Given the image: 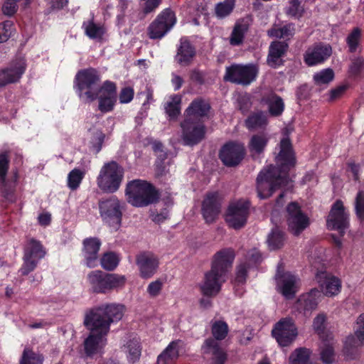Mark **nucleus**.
Returning a JSON list of instances; mask_svg holds the SVG:
<instances>
[{
    "label": "nucleus",
    "instance_id": "423d86ee",
    "mask_svg": "<svg viewBox=\"0 0 364 364\" xmlns=\"http://www.w3.org/2000/svg\"><path fill=\"white\" fill-rule=\"evenodd\" d=\"M100 76L94 68H87L77 72L75 76V86L80 98L87 102L96 100L99 95Z\"/></svg>",
    "mask_w": 364,
    "mask_h": 364
},
{
    "label": "nucleus",
    "instance_id": "6e6d98bb",
    "mask_svg": "<svg viewBox=\"0 0 364 364\" xmlns=\"http://www.w3.org/2000/svg\"><path fill=\"white\" fill-rule=\"evenodd\" d=\"M355 213L360 220H364V193H358L355 198Z\"/></svg>",
    "mask_w": 364,
    "mask_h": 364
},
{
    "label": "nucleus",
    "instance_id": "a18cd8bd",
    "mask_svg": "<svg viewBox=\"0 0 364 364\" xmlns=\"http://www.w3.org/2000/svg\"><path fill=\"white\" fill-rule=\"evenodd\" d=\"M361 38V29L356 27L347 36L346 42L350 53L358 50Z\"/></svg>",
    "mask_w": 364,
    "mask_h": 364
},
{
    "label": "nucleus",
    "instance_id": "052dcab7",
    "mask_svg": "<svg viewBox=\"0 0 364 364\" xmlns=\"http://www.w3.org/2000/svg\"><path fill=\"white\" fill-rule=\"evenodd\" d=\"M163 283L161 281L157 279L151 282L147 287V292L151 297H156L161 293L162 289Z\"/></svg>",
    "mask_w": 364,
    "mask_h": 364
},
{
    "label": "nucleus",
    "instance_id": "603ef678",
    "mask_svg": "<svg viewBox=\"0 0 364 364\" xmlns=\"http://www.w3.org/2000/svg\"><path fill=\"white\" fill-rule=\"evenodd\" d=\"M14 31V23L11 21H6L0 23V43L9 40Z\"/></svg>",
    "mask_w": 364,
    "mask_h": 364
},
{
    "label": "nucleus",
    "instance_id": "bb28decb",
    "mask_svg": "<svg viewBox=\"0 0 364 364\" xmlns=\"http://www.w3.org/2000/svg\"><path fill=\"white\" fill-rule=\"evenodd\" d=\"M316 279L321 289V291L324 295L331 296L340 292L341 282L336 277L326 272H319L316 274Z\"/></svg>",
    "mask_w": 364,
    "mask_h": 364
},
{
    "label": "nucleus",
    "instance_id": "3c124183",
    "mask_svg": "<svg viewBox=\"0 0 364 364\" xmlns=\"http://www.w3.org/2000/svg\"><path fill=\"white\" fill-rule=\"evenodd\" d=\"M321 359L325 364H331L334 361V348L332 344H324L321 348Z\"/></svg>",
    "mask_w": 364,
    "mask_h": 364
},
{
    "label": "nucleus",
    "instance_id": "ddd939ff",
    "mask_svg": "<svg viewBox=\"0 0 364 364\" xmlns=\"http://www.w3.org/2000/svg\"><path fill=\"white\" fill-rule=\"evenodd\" d=\"M176 18L171 9L161 11L148 28V35L151 39L163 38L175 25Z\"/></svg>",
    "mask_w": 364,
    "mask_h": 364
},
{
    "label": "nucleus",
    "instance_id": "412c9836",
    "mask_svg": "<svg viewBox=\"0 0 364 364\" xmlns=\"http://www.w3.org/2000/svg\"><path fill=\"white\" fill-rule=\"evenodd\" d=\"M91 330L90 336L84 342L85 351L87 355L91 356L100 353L107 343L106 336L108 333H104L100 327L91 324H85Z\"/></svg>",
    "mask_w": 364,
    "mask_h": 364
},
{
    "label": "nucleus",
    "instance_id": "c756f323",
    "mask_svg": "<svg viewBox=\"0 0 364 364\" xmlns=\"http://www.w3.org/2000/svg\"><path fill=\"white\" fill-rule=\"evenodd\" d=\"M83 245L87 266L90 268L95 267L97 265V253L101 245L100 240L96 237L85 239Z\"/></svg>",
    "mask_w": 364,
    "mask_h": 364
},
{
    "label": "nucleus",
    "instance_id": "473e14b6",
    "mask_svg": "<svg viewBox=\"0 0 364 364\" xmlns=\"http://www.w3.org/2000/svg\"><path fill=\"white\" fill-rule=\"evenodd\" d=\"M245 124L249 130H263L268 124L267 114L263 111L254 112L247 117Z\"/></svg>",
    "mask_w": 364,
    "mask_h": 364
},
{
    "label": "nucleus",
    "instance_id": "2eb2a0df",
    "mask_svg": "<svg viewBox=\"0 0 364 364\" xmlns=\"http://www.w3.org/2000/svg\"><path fill=\"white\" fill-rule=\"evenodd\" d=\"M249 215V203L240 200L232 202L225 214V221L228 225L234 229H240L245 226Z\"/></svg>",
    "mask_w": 364,
    "mask_h": 364
},
{
    "label": "nucleus",
    "instance_id": "864d4df0",
    "mask_svg": "<svg viewBox=\"0 0 364 364\" xmlns=\"http://www.w3.org/2000/svg\"><path fill=\"white\" fill-rule=\"evenodd\" d=\"M286 12L291 17L300 18L304 13V8L300 5L299 0H291Z\"/></svg>",
    "mask_w": 364,
    "mask_h": 364
},
{
    "label": "nucleus",
    "instance_id": "1a4fd4ad",
    "mask_svg": "<svg viewBox=\"0 0 364 364\" xmlns=\"http://www.w3.org/2000/svg\"><path fill=\"white\" fill-rule=\"evenodd\" d=\"M276 171L274 166H270L267 171H262L257 178V192L260 198H267L272 196L274 189L283 184L287 183V176H274L273 173Z\"/></svg>",
    "mask_w": 364,
    "mask_h": 364
},
{
    "label": "nucleus",
    "instance_id": "4d7b16f0",
    "mask_svg": "<svg viewBox=\"0 0 364 364\" xmlns=\"http://www.w3.org/2000/svg\"><path fill=\"white\" fill-rule=\"evenodd\" d=\"M134 95V90L131 87H123L119 95V100L122 104H127L130 102Z\"/></svg>",
    "mask_w": 364,
    "mask_h": 364
},
{
    "label": "nucleus",
    "instance_id": "393cba45",
    "mask_svg": "<svg viewBox=\"0 0 364 364\" xmlns=\"http://www.w3.org/2000/svg\"><path fill=\"white\" fill-rule=\"evenodd\" d=\"M99 109L103 112H111L117 101V87L114 82L107 80L99 91Z\"/></svg>",
    "mask_w": 364,
    "mask_h": 364
},
{
    "label": "nucleus",
    "instance_id": "4468645a",
    "mask_svg": "<svg viewBox=\"0 0 364 364\" xmlns=\"http://www.w3.org/2000/svg\"><path fill=\"white\" fill-rule=\"evenodd\" d=\"M272 334L278 343L284 347L290 346L295 341L298 331L291 318H284L276 323Z\"/></svg>",
    "mask_w": 364,
    "mask_h": 364
},
{
    "label": "nucleus",
    "instance_id": "09e8293b",
    "mask_svg": "<svg viewBox=\"0 0 364 364\" xmlns=\"http://www.w3.org/2000/svg\"><path fill=\"white\" fill-rule=\"evenodd\" d=\"M235 0H225L216 4L215 12L217 17L223 18L228 16L235 6Z\"/></svg>",
    "mask_w": 364,
    "mask_h": 364
},
{
    "label": "nucleus",
    "instance_id": "13d9d810",
    "mask_svg": "<svg viewBox=\"0 0 364 364\" xmlns=\"http://www.w3.org/2000/svg\"><path fill=\"white\" fill-rule=\"evenodd\" d=\"M162 0H140V6L144 14L154 11L161 3Z\"/></svg>",
    "mask_w": 364,
    "mask_h": 364
},
{
    "label": "nucleus",
    "instance_id": "338daca9",
    "mask_svg": "<svg viewBox=\"0 0 364 364\" xmlns=\"http://www.w3.org/2000/svg\"><path fill=\"white\" fill-rule=\"evenodd\" d=\"M151 220L155 223H160L168 218V210L167 208L161 210L159 213L153 212L151 215Z\"/></svg>",
    "mask_w": 364,
    "mask_h": 364
},
{
    "label": "nucleus",
    "instance_id": "f704fd0d",
    "mask_svg": "<svg viewBox=\"0 0 364 364\" xmlns=\"http://www.w3.org/2000/svg\"><path fill=\"white\" fill-rule=\"evenodd\" d=\"M180 341H172L158 356L157 364H173L178 357Z\"/></svg>",
    "mask_w": 364,
    "mask_h": 364
},
{
    "label": "nucleus",
    "instance_id": "39448f33",
    "mask_svg": "<svg viewBox=\"0 0 364 364\" xmlns=\"http://www.w3.org/2000/svg\"><path fill=\"white\" fill-rule=\"evenodd\" d=\"M87 280L93 292L106 294L122 288L127 279L124 275L105 273L101 270H94L87 274Z\"/></svg>",
    "mask_w": 364,
    "mask_h": 364
},
{
    "label": "nucleus",
    "instance_id": "37998d69",
    "mask_svg": "<svg viewBox=\"0 0 364 364\" xmlns=\"http://www.w3.org/2000/svg\"><path fill=\"white\" fill-rule=\"evenodd\" d=\"M181 97L179 95H173L170 97V100L165 105L166 113L171 118H175L180 114Z\"/></svg>",
    "mask_w": 364,
    "mask_h": 364
},
{
    "label": "nucleus",
    "instance_id": "7ed1b4c3",
    "mask_svg": "<svg viewBox=\"0 0 364 364\" xmlns=\"http://www.w3.org/2000/svg\"><path fill=\"white\" fill-rule=\"evenodd\" d=\"M123 305L111 304L92 310L85 316L84 323L100 327L104 333L109 331L110 323L119 321L124 314Z\"/></svg>",
    "mask_w": 364,
    "mask_h": 364
},
{
    "label": "nucleus",
    "instance_id": "58836bf2",
    "mask_svg": "<svg viewBox=\"0 0 364 364\" xmlns=\"http://www.w3.org/2000/svg\"><path fill=\"white\" fill-rule=\"evenodd\" d=\"M266 103L267 105L269 113L272 116H279L282 114L284 109V103L283 100L276 95L269 96L267 98Z\"/></svg>",
    "mask_w": 364,
    "mask_h": 364
},
{
    "label": "nucleus",
    "instance_id": "0e129e2a",
    "mask_svg": "<svg viewBox=\"0 0 364 364\" xmlns=\"http://www.w3.org/2000/svg\"><path fill=\"white\" fill-rule=\"evenodd\" d=\"M247 259L249 265L255 264L262 261V255L257 250L253 249L247 252Z\"/></svg>",
    "mask_w": 364,
    "mask_h": 364
},
{
    "label": "nucleus",
    "instance_id": "e433bc0d",
    "mask_svg": "<svg viewBox=\"0 0 364 364\" xmlns=\"http://www.w3.org/2000/svg\"><path fill=\"white\" fill-rule=\"evenodd\" d=\"M110 0H101L100 3L102 6L107 11L108 9L112 8L109 6V2ZM118 4L117 6V9L118 14L117 15L116 23L119 27L122 26L125 23V17H126V11L128 9L129 4L131 3L130 0H117Z\"/></svg>",
    "mask_w": 364,
    "mask_h": 364
},
{
    "label": "nucleus",
    "instance_id": "2f4dec72",
    "mask_svg": "<svg viewBox=\"0 0 364 364\" xmlns=\"http://www.w3.org/2000/svg\"><path fill=\"white\" fill-rule=\"evenodd\" d=\"M288 48L285 42L274 41L269 46L267 63L272 68H277L283 63L282 57Z\"/></svg>",
    "mask_w": 364,
    "mask_h": 364
},
{
    "label": "nucleus",
    "instance_id": "6e6552de",
    "mask_svg": "<svg viewBox=\"0 0 364 364\" xmlns=\"http://www.w3.org/2000/svg\"><path fill=\"white\" fill-rule=\"evenodd\" d=\"M212 334L215 339L208 338L205 341L203 350L205 353L212 354L215 364H224L226 354L220 348L218 341L223 340L228 335V326L222 321H215L212 323Z\"/></svg>",
    "mask_w": 364,
    "mask_h": 364
},
{
    "label": "nucleus",
    "instance_id": "b1692460",
    "mask_svg": "<svg viewBox=\"0 0 364 364\" xmlns=\"http://www.w3.org/2000/svg\"><path fill=\"white\" fill-rule=\"evenodd\" d=\"M136 264L140 277L143 279H149L156 272L159 262L158 257L154 253L141 252L136 256Z\"/></svg>",
    "mask_w": 364,
    "mask_h": 364
},
{
    "label": "nucleus",
    "instance_id": "8fccbe9b",
    "mask_svg": "<svg viewBox=\"0 0 364 364\" xmlns=\"http://www.w3.org/2000/svg\"><path fill=\"white\" fill-rule=\"evenodd\" d=\"M84 172L75 168L70 172L68 176V186L71 190L77 189L84 178Z\"/></svg>",
    "mask_w": 364,
    "mask_h": 364
},
{
    "label": "nucleus",
    "instance_id": "ea45409f",
    "mask_svg": "<svg viewBox=\"0 0 364 364\" xmlns=\"http://www.w3.org/2000/svg\"><path fill=\"white\" fill-rule=\"evenodd\" d=\"M294 25L293 23H288L280 28L274 26L268 31V35L272 38L289 39L294 36Z\"/></svg>",
    "mask_w": 364,
    "mask_h": 364
},
{
    "label": "nucleus",
    "instance_id": "de8ad7c7",
    "mask_svg": "<svg viewBox=\"0 0 364 364\" xmlns=\"http://www.w3.org/2000/svg\"><path fill=\"white\" fill-rule=\"evenodd\" d=\"M43 358L41 355L36 354L29 348H25L23 351L19 364H43Z\"/></svg>",
    "mask_w": 364,
    "mask_h": 364
},
{
    "label": "nucleus",
    "instance_id": "5fc2aeb1",
    "mask_svg": "<svg viewBox=\"0 0 364 364\" xmlns=\"http://www.w3.org/2000/svg\"><path fill=\"white\" fill-rule=\"evenodd\" d=\"M267 144L265 138H252L250 144V151L252 154H260Z\"/></svg>",
    "mask_w": 364,
    "mask_h": 364
},
{
    "label": "nucleus",
    "instance_id": "774afa93",
    "mask_svg": "<svg viewBox=\"0 0 364 364\" xmlns=\"http://www.w3.org/2000/svg\"><path fill=\"white\" fill-rule=\"evenodd\" d=\"M345 86H338L334 89H332L328 93V100L334 101L340 98L346 90Z\"/></svg>",
    "mask_w": 364,
    "mask_h": 364
},
{
    "label": "nucleus",
    "instance_id": "49530a36",
    "mask_svg": "<svg viewBox=\"0 0 364 364\" xmlns=\"http://www.w3.org/2000/svg\"><path fill=\"white\" fill-rule=\"evenodd\" d=\"M267 242L271 250L281 248L284 242V232L277 228L272 230V232L269 235Z\"/></svg>",
    "mask_w": 364,
    "mask_h": 364
},
{
    "label": "nucleus",
    "instance_id": "4c0bfd02",
    "mask_svg": "<svg viewBox=\"0 0 364 364\" xmlns=\"http://www.w3.org/2000/svg\"><path fill=\"white\" fill-rule=\"evenodd\" d=\"M248 25L243 21H237L233 28L230 38V43L232 46L240 45L244 39L245 34L247 31Z\"/></svg>",
    "mask_w": 364,
    "mask_h": 364
},
{
    "label": "nucleus",
    "instance_id": "4be33fe9",
    "mask_svg": "<svg viewBox=\"0 0 364 364\" xmlns=\"http://www.w3.org/2000/svg\"><path fill=\"white\" fill-rule=\"evenodd\" d=\"M223 198L218 192L208 193L202 204V214L208 223H213L221 211Z\"/></svg>",
    "mask_w": 364,
    "mask_h": 364
},
{
    "label": "nucleus",
    "instance_id": "a211bd4d",
    "mask_svg": "<svg viewBox=\"0 0 364 364\" xmlns=\"http://www.w3.org/2000/svg\"><path fill=\"white\" fill-rule=\"evenodd\" d=\"M9 166V158L6 151L0 154V193L6 200H14V189L17 180L15 173L12 181L6 179V174Z\"/></svg>",
    "mask_w": 364,
    "mask_h": 364
},
{
    "label": "nucleus",
    "instance_id": "c85d7f7f",
    "mask_svg": "<svg viewBox=\"0 0 364 364\" xmlns=\"http://www.w3.org/2000/svg\"><path fill=\"white\" fill-rule=\"evenodd\" d=\"M321 296V292L314 289L310 292L299 296L295 304V308L299 311L306 314L316 308Z\"/></svg>",
    "mask_w": 364,
    "mask_h": 364
},
{
    "label": "nucleus",
    "instance_id": "680f3d73",
    "mask_svg": "<svg viewBox=\"0 0 364 364\" xmlns=\"http://www.w3.org/2000/svg\"><path fill=\"white\" fill-rule=\"evenodd\" d=\"M357 325L355 336L361 343L364 344V313L358 317Z\"/></svg>",
    "mask_w": 364,
    "mask_h": 364
},
{
    "label": "nucleus",
    "instance_id": "f257e3e1",
    "mask_svg": "<svg viewBox=\"0 0 364 364\" xmlns=\"http://www.w3.org/2000/svg\"><path fill=\"white\" fill-rule=\"evenodd\" d=\"M235 253L232 249H224L218 252L212 262L211 269L206 272L204 282L200 285L202 293L208 296L216 295L221 285L226 281L227 274L232 267Z\"/></svg>",
    "mask_w": 364,
    "mask_h": 364
},
{
    "label": "nucleus",
    "instance_id": "5701e85b",
    "mask_svg": "<svg viewBox=\"0 0 364 364\" xmlns=\"http://www.w3.org/2000/svg\"><path fill=\"white\" fill-rule=\"evenodd\" d=\"M245 148L240 144L229 142L220 149L219 157L223 163L229 167L237 166L244 159Z\"/></svg>",
    "mask_w": 364,
    "mask_h": 364
},
{
    "label": "nucleus",
    "instance_id": "9d476101",
    "mask_svg": "<svg viewBox=\"0 0 364 364\" xmlns=\"http://www.w3.org/2000/svg\"><path fill=\"white\" fill-rule=\"evenodd\" d=\"M99 208L102 220L117 230L120 226L122 216V206L117 198L111 196L100 200Z\"/></svg>",
    "mask_w": 364,
    "mask_h": 364
},
{
    "label": "nucleus",
    "instance_id": "bf43d9fd",
    "mask_svg": "<svg viewBox=\"0 0 364 364\" xmlns=\"http://www.w3.org/2000/svg\"><path fill=\"white\" fill-rule=\"evenodd\" d=\"M20 0H6L2 6V11L6 16H12L17 11V2Z\"/></svg>",
    "mask_w": 364,
    "mask_h": 364
},
{
    "label": "nucleus",
    "instance_id": "f03ea898",
    "mask_svg": "<svg viewBox=\"0 0 364 364\" xmlns=\"http://www.w3.org/2000/svg\"><path fill=\"white\" fill-rule=\"evenodd\" d=\"M210 109L209 102L202 98H197L192 101L185 112L186 119L181 123L183 136H204L205 128L199 122L193 119L206 117Z\"/></svg>",
    "mask_w": 364,
    "mask_h": 364
},
{
    "label": "nucleus",
    "instance_id": "aec40b11",
    "mask_svg": "<svg viewBox=\"0 0 364 364\" xmlns=\"http://www.w3.org/2000/svg\"><path fill=\"white\" fill-rule=\"evenodd\" d=\"M26 68L25 58L18 57L13 60L7 68L0 70V87L18 81Z\"/></svg>",
    "mask_w": 364,
    "mask_h": 364
},
{
    "label": "nucleus",
    "instance_id": "c9c22d12",
    "mask_svg": "<svg viewBox=\"0 0 364 364\" xmlns=\"http://www.w3.org/2000/svg\"><path fill=\"white\" fill-rule=\"evenodd\" d=\"M123 351L126 353L129 362L135 363L139 360L141 353V346L139 338L129 339L123 346Z\"/></svg>",
    "mask_w": 364,
    "mask_h": 364
},
{
    "label": "nucleus",
    "instance_id": "20e7f679",
    "mask_svg": "<svg viewBox=\"0 0 364 364\" xmlns=\"http://www.w3.org/2000/svg\"><path fill=\"white\" fill-rule=\"evenodd\" d=\"M127 201L136 207H144L156 201L158 196L154 186L146 181L136 179L126 187Z\"/></svg>",
    "mask_w": 364,
    "mask_h": 364
},
{
    "label": "nucleus",
    "instance_id": "a878e982",
    "mask_svg": "<svg viewBox=\"0 0 364 364\" xmlns=\"http://www.w3.org/2000/svg\"><path fill=\"white\" fill-rule=\"evenodd\" d=\"M278 291L286 299H292L299 289V279L289 272L277 274L276 277Z\"/></svg>",
    "mask_w": 364,
    "mask_h": 364
},
{
    "label": "nucleus",
    "instance_id": "c03bdc74",
    "mask_svg": "<svg viewBox=\"0 0 364 364\" xmlns=\"http://www.w3.org/2000/svg\"><path fill=\"white\" fill-rule=\"evenodd\" d=\"M119 255L113 252L105 253L100 259L102 267L107 271L114 270L119 264Z\"/></svg>",
    "mask_w": 364,
    "mask_h": 364
},
{
    "label": "nucleus",
    "instance_id": "6ab92c4d",
    "mask_svg": "<svg viewBox=\"0 0 364 364\" xmlns=\"http://www.w3.org/2000/svg\"><path fill=\"white\" fill-rule=\"evenodd\" d=\"M331 54L332 48L329 44L315 43L306 49L304 60L308 66H315L324 63Z\"/></svg>",
    "mask_w": 364,
    "mask_h": 364
},
{
    "label": "nucleus",
    "instance_id": "79ce46f5",
    "mask_svg": "<svg viewBox=\"0 0 364 364\" xmlns=\"http://www.w3.org/2000/svg\"><path fill=\"white\" fill-rule=\"evenodd\" d=\"M311 350L306 348L294 350L289 357L290 364H310Z\"/></svg>",
    "mask_w": 364,
    "mask_h": 364
},
{
    "label": "nucleus",
    "instance_id": "72a5a7b5",
    "mask_svg": "<svg viewBox=\"0 0 364 364\" xmlns=\"http://www.w3.org/2000/svg\"><path fill=\"white\" fill-rule=\"evenodd\" d=\"M85 34L92 40L102 41L107 33L105 26L101 23H96L93 18L84 21L82 26Z\"/></svg>",
    "mask_w": 364,
    "mask_h": 364
},
{
    "label": "nucleus",
    "instance_id": "cd10ccee",
    "mask_svg": "<svg viewBox=\"0 0 364 364\" xmlns=\"http://www.w3.org/2000/svg\"><path fill=\"white\" fill-rule=\"evenodd\" d=\"M276 160L277 164L284 169L295 165V154L289 138H282L281 140L279 151L276 157Z\"/></svg>",
    "mask_w": 364,
    "mask_h": 364
},
{
    "label": "nucleus",
    "instance_id": "69168bd1",
    "mask_svg": "<svg viewBox=\"0 0 364 364\" xmlns=\"http://www.w3.org/2000/svg\"><path fill=\"white\" fill-rule=\"evenodd\" d=\"M326 316L324 314H318L313 322V327L318 333H321L324 328Z\"/></svg>",
    "mask_w": 364,
    "mask_h": 364
},
{
    "label": "nucleus",
    "instance_id": "9b49d317",
    "mask_svg": "<svg viewBox=\"0 0 364 364\" xmlns=\"http://www.w3.org/2000/svg\"><path fill=\"white\" fill-rule=\"evenodd\" d=\"M46 250L41 242L30 239L24 249L23 264L20 269L22 275H27L33 271L40 259L44 257Z\"/></svg>",
    "mask_w": 364,
    "mask_h": 364
},
{
    "label": "nucleus",
    "instance_id": "dca6fc26",
    "mask_svg": "<svg viewBox=\"0 0 364 364\" xmlns=\"http://www.w3.org/2000/svg\"><path fill=\"white\" fill-rule=\"evenodd\" d=\"M286 217L289 230L294 235H299L310 224L309 217L301 211L296 202L287 205Z\"/></svg>",
    "mask_w": 364,
    "mask_h": 364
},
{
    "label": "nucleus",
    "instance_id": "f8f14e48",
    "mask_svg": "<svg viewBox=\"0 0 364 364\" xmlns=\"http://www.w3.org/2000/svg\"><path fill=\"white\" fill-rule=\"evenodd\" d=\"M257 73L258 68L255 65H232L226 68L224 80L247 85L256 79Z\"/></svg>",
    "mask_w": 364,
    "mask_h": 364
},
{
    "label": "nucleus",
    "instance_id": "0eeeda50",
    "mask_svg": "<svg viewBox=\"0 0 364 364\" xmlns=\"http://www.w3.org/2000/svg\"><path fill=\"white\" fill-rule=\"evenodd\" d=\"M124 168L114 161L105 163L97 178V184L106 193H114L120 187L124 178Z\"/></svg>",
    "mask_w": 364,
    "mask_h": 364
},
{
    "label": "nucleus",
    "instance_id": "e2e57ef3",
    "mask_svg": "<svg viewBox=\"0 0 364 364\" xmlns=\"http://www.w3.org/2000/svg\"><path fill=\"white\" fill-rule=\"evenodd\" d=\"M50 11L62 9L67 6L68 0H45Z\"/></svg>",
    "mask_w": 364,
    "mask_h": 364
},
{
    "label": "nucleus",
    "instance_id": "7c9ffc66",
    "mask_svg": "<svg viewBox=\"0 0 364 364\" xmlns=\"http://www.w3.org/2000/svg\"><path fill=\"white\" fill-rule=\"evenodd\" d=\"M196 55L195 48L186 38H181L177 49L176 60L181 65H188Z\"/></svg>",
    "mask_w": 364,
    "mask_h": 364
},
{
    "label": "nucleus",
    "instance_id": "f3484780",
    "mask_svg": "<svg viewBox=\"0 0 364 364\" xmlns=\"http://www.w3.org/2000/svg\"><path fill=\"white\" fill-rule=\"evenodd\" d=\"M327 227L329 230H337L341 235H343L349 226L348 214L346 211L343 202L336 200L331 207L326 220Z\"/></svg>",
    "mask_w": 364,
    "mask_h": 364
},
{
    "label": "nucleus",
    "instance_id": "a19ab883",
    "mask_svg": "<svg viewBox=\"0 0 364 364\" xmlns=\"http://www.w3.org/2000/svg\"><path fill=\"white\" fill-rule=\"evenodd\" d=\"M334 78V72L331 68H325L316 73L313 76L314 84L318 87H326Z\"/></svg>",
    "mask_w": 364,
    "mask_h": 364
}]
</instances>
